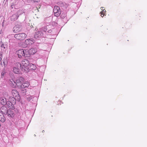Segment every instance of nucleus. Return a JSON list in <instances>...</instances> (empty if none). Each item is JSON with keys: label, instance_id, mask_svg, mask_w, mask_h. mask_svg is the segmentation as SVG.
<instances>
[{"label": "nucleus", "instance_id": "nucleus-11", "mask_svg": "<svg viewBox=\"0 0 147 147\" xmlns=\"http://www.w3.org/2000/svg\"><path fill=\"white\" fill-rule=\"evenodd\" d=\"M22 26L21 25L17 24L13 28V31L15 33H17L21 30Z\"/></svg>", "mask_w": 147, "mask_h": 147}, {"label": "nucleus", "instance_id": "nucleus-5", "mask_svg": "<svg viewBox=\"0 0 147 147\" xmlns=\"http://www.w3.org/2000/svg\"><path fill=\"white\" fill-rule=\"evenodd\" d=\"M46 35H45V32H42V31L40 30L35 32L34 34V38L36 39H38L41 37H45Z\"/></svg>", "mask_w": 147, "mask_h": 147}, {"label": "nucleus", "instance_id": "nucleus-3", "mask_svg": "<svg viewBox=\"0 0 147 147\" xmlns=\"http://www.w3.org/2000/svg\"><path fill=\"white\" fill-rule=\"evenodd\" d=\"M16 54L18 55V57L20 58L22 56L27 57V54L26 53V50L24 49L18 50L16 51Z\"/></svg>", "mask_w": 147, "mask_h": 147}, {"label": "nucleus", "instance_id": "nucleus-38", "mask_svg": "<svg viewBox=\"0 0 147 147\" xmlns=\"http://www.w3.org/2000/svg\"><path fill=\"white\" fill-rule=\"evenodd\" d=\"M4 74H1V75H2V76H3L4 75Z\"/></svg>", "mask_w": 147, "mask_h": 147}, {"label": "nucleus", "instance_id": "nucleus-37", "mask_svg": "<svg viewBox=\"0 0 147 147\" xmlns=\"http://www.w3.org/2000/svg\"><path fill=\"white\" fill-rule=\"evenodd\" d=\"M2 58H0V62L1 61Z\"/></svg>", "mask_w": 147, "mask_h": 147}, {"label": "nucleus", "instance_id": "nucleus-32", "mask_svg": "<svg viewBox=\"0 0 147 147\" xmlns=\"http://www.w3.org/2000/svg\"><path fill=\"white\" fill-rule=\"evenodd\" d=\"M2 33V31L1 30V31H0V36L2 35V34H1Z\"/></svg>", "mask_w": 147, "mask_h": 147}, {"label": "nucleus", "instance_id": "nucleus-36", "mask_svg": "<svg viewBox=\"0 0 147 147\" xmlns=\"http://www.w3.org/2000/svg\"><path fill=\"white\" fill-rule=\"evenodd\" d=\"M44 132H45V131H44V130H42V133H44Z\"/></svg>", "mask_w": 147, "mask_h": 147}, {"label": "nucleus", "instance_id": "nucleus-18", "mask_svg": "<svg viewBox=\"0 0 147 147\" xmlns=\"http://www.w3.org/2000/svg\"><path fill=\"white\" fill-rule=\"evenodd\" d=\"M30 85L29 82L28 81H26L23 82L22 84L21 85V87L20 88L22 89V88H24L26 87H28Z\"/></svg>", "mask_w": 147, "mask_h": 147}, {"label": "nucleus", "instance_id": "nucleus-26", "mask_svg": "<svg viewBox=\"0 0 147 147\" xmlns=\"http://www.w3.org/2000/svg\"><path fill=\"white\" fill-rule=\"evenodd\" d=\"M2 50H4L7 47V45L4 44H2L0 46Z\"/></svg>", "mask_w": 147, "mask_h": 147}, {"label": "nucleus", "instance_id": "nucleus-31", "mask_svg": "<svg viewBox=\"0 0 147 147\" xmlns=\"http://www.w3.org/2000/svg\"><path fill=\"white\" fill-rule=\"evenodd\" d=\"M34 2H38L39 1V0H32Z\"/></svg>", "mask_w": 147, "mask_h": 147}, {"label": "nucleus", "instance_id": "nucleus-9", "mask_svg": "<svg viewBox=\"0 0 147 147\" xmlns=\"http://www.w3.org/2000/svg\"><path fill=\"white\" fill-rule=\"evenodd\" d=\"M36 51V49L33 48L29 50H26V53L27 54V57H29L30 55L34 54Z\"/></svg>", "mask_w": 147, "mask_h": 147}, {"label": "nucleus", "instance_id": "nucleus-20", "mask_svg": "<svg viewBox=\"0 0 147 147\" xmlns=\"http://www.w3.org/2000/svg\"><path fill=\"white\" fill-rule=\"evenodd\" d=\"M18 17L16 13L13 14L11 17L10 19L11 21H14L16 20Z\"/></svg>", "mask_w": 147, "mask_h": 147}, {"label": "nucleus", "instance_id": "nucleus-28", "mask_svg": "<svg viewBox=\"0 0 147 147\" xmlns=\"http://www.w3.org/2000/svg\"><path fill=\"white\" fill-rule=\"evenodd\" d=\"M101 9L102 10H103V12L105 11V13L106 12V10L105 9L104 7H101Z\"/></svg>", "mask_w": 147, "mask_h": 147}, {"label": "nucleus", "instance_id": "nucleus-24", "mask_svg": "<svg viewBox=\"0 0 147 147\" xmlns=\"http://www.w3.org/2000/svg\"><path fill=\"white\" fill-rule=\"evenodd\" d=\"M37 100V98L36 96H32V102H31L35 104Z\"/></svg>", "mask_w": 147, "mask_h": 147}, {"label": "nucleus", "instance_id": "nucleus-17", "mask_svg": "<svg viewBox=\"0 0 147 147\" xmlns=\"http://www.w3.org/2000/svg\"><path fill=\"white\" fill-rule=\"evenodd\" d=\"M16 14H17L18 17L19 16L21 15H22L23 14L24 16V18L25 19L26 18V16L25 15V12L24 10L23 9L22 10H19L17 13H16Z\"/></svg>", "mask_w": 147, "mask_h": 147}, {"label": "nucleus", "instance_id": "nucleus-33", "mask_svg": "<svg viewBox=\"0 0 147 147\" xmlns=\"http://www.w3.org/2000/svg\"><path fill=\"white\" fill-rule=\"evenodd\" d=\"M3 64H4V65L5 67V66H6V64H5V62L4 61L3 62Z\"/></svg>", "mask_w": 147, "mask_h": 147}, {"label": "nucleus", "instance_id": "nucleus-7", "mask_svg": "<svg viewBox=\"0 0 147 147\" xmlns=\"http://www.w3.org/2000/svg\"><path fill=\"white\" fill-rule=\"evenodd\" d=\"M12 95L15 98H16L17 100L19 101L20 99L19 92L15 89H13L11 91Z\"/></svg>", "mask_w": 147, "mask_h": 147}, {"label": "nucleus", "instance_id": "nucleus-23", "mask_svg": "<svg viewBox=\"0 0 147 147\" xmlns=\"http://www.w3.org/2000/svg\"><path fill=\"white\" fill-rule=\"evenodd\" d=\"M47 26H46L44 27H42L40 29L42 31V32H45V35H46V34L47 33Z\"/></svg>", "mask_w": 147, "mask_h": 147}, {"label": "nucleus", "instance_id": "nucleus-14", "mask_svg": "<svg viewBox=\"0 0 147 147\" xmlns=\"http://www.w3.org/2000/svg\"><path fill=\"white\" fill-rule=\"evenodd\" d=\"M34 40L33 38L28 39L25 41V43L27 45H30L34 43Z\"/></svg>", "mask_w": 147, "mask_h": 147}, {"label": "nucleus", "instance_id": "nucleus-12", "mask_svg": "<svg viewBox=\"0 0 147 147\" xmlns=\"http://www.w3.org/2000/svg\"><path fill=\"white\" fill-rule=\"evenodd\" d=\"M7 116L9 117H13L14 115L15 114L13 111L12 110H11L9 109H8V110L7 112Z\"/></svg>", "mask_w": 147, "mask_h": 147}, {"label": "nucleus", "instance_id": "nucleus-10", "mask_svg": "<svg viewBox=\"0 0 147 147\" xmlns=\"http://www.w3.org/2000/svg\"><path fill=\"white\" fill-rule=\"evenodd\" d=\"M16 66L13 68V71L14 74H18L20 71V68L21 67V64L20 63L18 62L16 63Z\"/></svg>", "mask_w": 147, "mask_h": 147}, {"label": "nucleus", "instance_id": "nucleus-19", "mask_svg": "<svg viewBox=\"0 0 147 147\" xmlns=\"http://www.w3.org/2000/svg\"><path fill=\"white\" fill-rule=\"evenodd\" d=\"M9 100V101L12 103L13 105V104L15 105L16 104V101L17 100V99L16 98H15L14 97L12 96H10Z\"/></svg>", "mask_w": 147, "mask_h": 147}, {"label": "nucleus", "instance_id": "nucleus-40", "mask_svg": "<svg viewBox=\"0 0 147 147\" xmlns=\"http://www.w3.org/2000/svg\"><path fill=\"white\" fill-rule=\"evenodd\" d=\"M34 136H36V135H35V134H34Z\"/></svg>", "mask_w": 147, "mask_h": 147}, {"label": "nucleus", "instance_id": "nucleus-2", "mask_svg": "<svg viewBox=\"0 0 147 147\" xmlns=\"http://www.w3.org/2000/svg\"><path fill=\"white\" fill-rule=\"evenodd\" d=\"M30 63L29 61L27 60H24L22 61L21 66H22V70L25 71L26 73H27L28 71V69L29 68Z\"/></svg>", "mask_w": 147, "mask_h": 147}, {"label": "nucleus", "instance_id": "nucleus-6", "mask_svg": "<svg viewBox=\"0 0 147 147\" xmlns=\"http://www.w3.org/2000/svg\"><path fill=\"white\" fill-rule=\"evenodd\" d=\"M27 35L24 33L16 34L14 35V37L17 39L22 40L26 37Z\"/></svg>", "mask_w": 147, "mask_h": 147}, {"label": "nucleus", "instance_id": "nucleus-29", "mask_svg": "<svg viewBox=\"0 0 147 147\" xmlns=\"http://www.w3.org/2000/svg\"><path fill=\"white\" fill-rule=\"evenodd\" d=\"M52 32V31L50 29V30H47V33H51Z\"/></svg>", "mask_w": 147, "mask_h": 147}, {"label": "nucleus", "instance_id": "nucleus-22", "mask_svg": "<svg viewBox=\"0 0 147 147\" xmlns=\"http://www.w3.org/2000/svg\"><path fill=\"white\" fill-rule=\"evenodd\" d=\"M60 15H61V18L63 19L66 16V12L65 11L64 12H63V11H61V14Z\"/></svg>", "mask_w": 147, "mask_h": 147}, {"label": "nucleus", "instance_id": "nucleus-21", "mask_svg": "<svg viewBox=\"0 0 147 147\" xmlns=\"http://www.w3.org/2000/svg\"><path fill=\"white\" fill-rule=\"evenodd\" d=\"M30 67L29 69H30L31 70H34L36 68V65L32 64H30Z\"/></svg>", "mask_w": 147, "mask_h": 147}, {"label": "nucleus", "instance_id": "nucleus-16", "mask_svg": "<svg viewBox=\"0 0 147 147\" xmlns=\"http://www.w3.org/2000/svg\"><path fill=\"white\" fill-rule=\"evenodd\" d=\"M60 7L63 9L65 10L67 8L68 6V5L67 4L65 3H59Z\"/></svg>", "mask_w": 147, "mask_h": 147}, {"label": "nucleus", "instance_id": "nucleus-4", "mask_svg": "<svg viewBox=\"0 0 147 147\" xmlns=\"http://www.w3.org/2000/svg\"><path fill=\"white\" fill-rule=\"evenodd\" d=\"M24 81V78L22 77H19L17 78L16 81H14L17 86L20 88L21 85L23 84Z\"/></svg>", "mask_w": 147, "mask_h": 147}, {"label": "nucleus", "instance_id": "nucleus-1", "mask_svg": "<svg viewBox=\"0 0 147 147\" xmlns=\"http://www.w3.org/2000/svg\"><path fill=\"white\" fill-rule=\"evenodd\" d=\"M8 110L7 107L5 106H3L0 108V121L2 123L4 122L6 119L4 116L7 114V112Z\"/></svg>", "mask_w": 147, "mask_h": 147}, {"label": "nucleus", "instance_id": "nucleus-35", "mask_svg": "<svg viewBox=\"0 0 147 147\" xmlns=\"http://www.w3.org/2000/svg\"><path fill=\"white\" fill-rule=\"evenodd\" d=\"M13 6H14V5H11V7L12 8H13Z\"/></svg>", "mask_w": 147, "mask_h": 147}, {"label": "nucleus", "instance_id": "nucleus-8", "mask_svg": "<svg viewBox=\"0 0 147 147\" xmlns=\"http://www.w3.org/2000/svg\"><path fill=\"white\" fill-rule=\"evenodd\" d=\"M53 12L55 16L57 17L59 16L61 14L60 7L57 6H55L53 9Z\"/></svg>", "mask_w": 147, "mask_h": 147}, {"label": "nucleus", "instance_id": "nucleus-25", "mask_svg": "<svg viewBox=\"0 0 147 147\" xmlns=\"http://www.w3.org/2000/svg\"><path fill=\"white\" fill-rule=\"evenodd\" d=\"M32 96H31L30 95H28L26 97L27 100L28 101L32 102Z\"/></svg>", "mask_w": 147, "mask_h": 147}, {"label": "nucleus", "instance_id": "nucleus-30", "mask_svg": "<svg viewBox=\"0 0 147 147\" xmlns=\"http://www.w3.org/2000/svg\"><path fill=\"white\" fill-rule=\"evenodd\" d=\"M3 57L2 54L1 53H0V58H2Z\"/></svg>", "mask_w": 147, "mask_h": 147}, {"label": "nucleus", "instance_id": "nucleus-15", "mask_svg": "<svg viewBox=\"0 0 147 147\" xmlns=\"http://www.w3.org/2000/svg\"><path fill=\"white\" fill-rule=\"evenodd\" d=\"M6 105L8 106V108H9V109H11L12 110H13L14 109L15 105H14V104H13V105L12 103L10 102L9 101V100L7 101Z\"/></svg>", "mask_w": 147, "mask_h": 147}, {"label": "nucleus", "instance_id": "nucleus-27", "mask_svg": "<svg viewBox=\"0 0 147 147\" xmlns=\"http://www.w3.org/2000/svg\"><path fill=\"white\" fill-rule=\"evenodd\" d=\"M21 90V93L23 95H24L26 94V89H24V88H22Z\"/></svg>", "mask_w": 147, "mask_h": 147}, {"label": "nucleus", "instance_id": "nucleus-34", "mask_svg": "<svg viewBox=\"0 0 147 147\" xmlns=\"http://www.w3.org/2000/svg\"><path fill=\"white\" fill-rule=\"evenodd\" d=\"M104 13H103V14H101L100 15V16H101V17H103V16H104V15H103V14H104Z\"/></svg>", "mask_w": 147, "mask_h": 147}, {"label": "nucleus", "instance_id": "nucleus-13", "mask_svg": "<svg viewBox=\"0 0 147 147\" xmlns=\"http://www.w3.org/2000/svg\"><path fill=\"white\" fill-rule=\"evenodd\" d=\"M7 101L5 98L4 97L0 98V103L2 105L4 106L6 105Z\"/></svg>", "mask_w": 147, "mask_h": 147}, {"label": "nucleus", "instance_id": "nucleus-39", "mask_svg": "<svg viewBox=\"0 0 147 147\" xmlns=\"http://www.w3.org/2000/svg\"><path fill=\"white\" fill-rule=\"evenodd\" d=\"M44 80H45V81H46V80H46V79H44Z\"/></svg>", "mask_w": 147, "mask_h": 147}]
</instances>
